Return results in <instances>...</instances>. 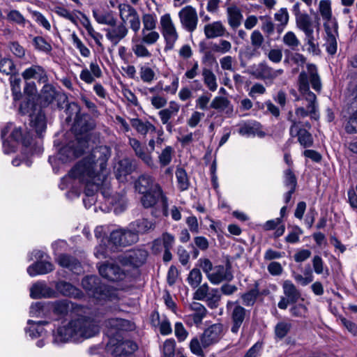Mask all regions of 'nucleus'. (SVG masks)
Instances as JSON below:
<instances>
[{"label":"nucleus","instance_id":"obj_1","mask_svg":"<svg viewBox=\"0 0 357 357\" xmlns=\"http://www.w3.org/2000/svg\"><path fill=\"white\" fill-rule=\"evenodd\" d=\"M111 155V150L105 146L93 149L91 153L78 162L69 172V176L78 179L85 184V196L83 202L86 207H90L96 202L93 197L96 192L100 191L109 204L120 202L123 196L112 195L110 181L106 169L107 162Z\"/></svg>","mask_w":357,"mask_h":357},{"label":"nucleus","instance_id":"obj_2","mask_svg":"<svg viewBox=\"0 0 357 357\" xmlns=\"http://www.w3.org/2000/svg\"><path fill=\"white\" fill-rule=\"evenodd\" d=\"M299 96L296 95L295 101H305V106H296L295 114L292 111L287 114V120L291 122L290 128L294 126L297 128L302 123L298 119H302L307 116L317 120L319 118V104L316 95L310 90V83L314 90L319 92L321 89V82L317 73V67L313 64L307 66V71H302L298 79Z\"/></svg>","mask_w":357,"mask_h":357},{"label":"nucleus","instance_id":"obj_3","mask_svg":"<svg viewBox=\"0 0 357 357\" xmlns=\"http://www.w3.org/2000/svg\"><path fill=\"white\" fill-rule=\"evenodd\" d=\"M98 333L99 326L94 320L86 317H79L59 327L54 333V341L56 343L77 341L81 338L92 337Z\"/></svg>","mask_w":357,"mask_h":357},{"label":"nucleus","instance_id":"obj_4","mask_svg":"<svg viewBox=\"0 0 357 357\" xmlns=\"http://www.w3.org/2000/svg\"><path fill=\"white\" fill-rule=\"evenodd\" d=\"M291 12L295 17L296 28L305 35V40L308 45L307 51L317 54L319 49L314 37V28H316L317 33H319V23L317 22L314 24L311 16L301 10V3L299 1H296L293 5Z\"/></svg>","mask_w":357,"mask_h":357},{"label":"nucleus","instance_id":"obj_5","mask_svg":"<svg viewBox=\"0 0 357 357\" xmlns=\"http://www.w3.org/2000/svg\"><path fill=\"white\" fill-rule=\"evenodd\" d=\"M82 287L88 295L98 301H115L119 300L118 291L100 282L98 277L88 275L82 281Z\"/></svg>","mask_w":357,"mask_h":357},{"label":"nucleus","instance_id":"obj_6","mask_svg":"<svg viewBox=\"0 0 357 357\" xmlns=\"http://www.w3.org/2000/svg\"><path fill=\"white\" fill-rule=\"evenodd\" d=\"M1 138L3 139V150L6 154L15 152L16 144L21 142L24 146L31 144V137L22 130V128H15L12 123H8L1 130Z\"/></svg>","mask_w":357,"mask_h":357},{"label":"nucleus","instance_id":"obj_7","mask_svg":"<svg viewBox=\"0 0 357 357\" xmlns=\"http://www.w3.org/2000/svg\"><path fill=\"white\" fill-rule=\"evenodd\" d=\"M226 309L231 321V332L237 334L244 324L250 319V310L245 309L238 301H228Z\"/></svg>","mask_w":357,"mask_h":357},{"label":"nucleus","instance_id":"obj_8","mask_svg":"<svg viewBox=\"0 0 357 357\" xmlns=\"http://www.w3.org/2000/svg\"><path fill=\"white\" fill-rule=\"evenodd\" d=\"M121 23L129 24L130 29L137 33L141 27V20L137 10L128 3H120L118 6Z\"/></svg>","mask_w":357,"mask_h":357},{"label":"nucleus","instance_id":"obj_9","mask_svg":"<svg viewBox=\"0 0 357 357\" xmlns=\"http://www.w3.org/2000/svg\"><path fill=\"white\" fill-rule=\"evenodd\" d=\"M160 23L162 35L165 41V49L166 50H172L178 38V34L170 15L165 14L161 16Z\"/></svg>","mask_w":357,"mask_h":357},{"label":"nucleus","instance_id":"obj_10","mask_svg":"<svg viewBox=\"0 0 357 357\" xmlns=\"http://www.w3.org/2000/svg\"><path fill=\"white\" fill-rule=\"evenodd\" d=\"M118 337H111L107 347L115 357H121L133 353L137 349V345L130 340H123Z\"/></svg>","mask_w":357,"mask_h":357},{"label":"nucleus","instance_id":"obj_11","mask_svg":"<svg viewBox=\"0 0 357 357\" xmlns=\"http://www.w3.org/2000/svg\"><path fill=\"white\" fill-rule=\"evenodd\" d=\"M141 202L145 208H150L157 203H160L163 214L167 215V198L164 195L160 186H156L153 190L144 192Z\"/></svg>","mask_w":357,"mask_h":357},{"label":"nucleus","instance_id":"obj_12","mask_svg":"<svg viewBox=\"0 0 357 357\" xmlns=\"http://www.w3.org/2000/svg\"><path fill=\"white\" fill-rule=\"evenodd\" d=\"M250 73L256 79H262L266 83L272 84L275 78L283 73V70H275L266 63L261 62L253 66Z\"/></svg>","mask_w":357,"mask_h":357},{"label":"nucleus","instance_id":"obj_13","mask_svg":"<svg viewBox=\"0 0 357 357\" xmlns=\"http://www.w3.org/2000/svg\"><path fill=\"white\" fill-rule=\"evenodd\" d=\"M323 26L326 33V50L328 54L334 55L337 48L338 23L335 19L324 22Z\"/></svg>","mask_w":357,"mask_h":357},{"label":"nucleus","instance_id":"obj_14","mask_svg":"<svg viewBox=\"0 0 357 357\" xmlns=\"http://www.w3.org/2000/svg\"><path fill=\"white\" fill-rule=\"evenodd\" d=\"M282 287L284 296L280 298L278 306L281 310H286L289 304L296 303L301 298V293L289 280H284Z\"/></svg>","mask_w":357,"mask_h":357},{"label":"nucleus","instance_id":"obj_15","mask_svg":"<svg viewBox=\"0 0 357 357\" xmlns=\"http://www.w3.org/2000/svg\"><path fill=\"white\" fill-rule=\"evenodd\" d=\"M181 26L190 33L194 32L197 27L199 19L196 9L192 6H186L178 12Z\"/></svg>","mask_w":357,"mask_h":357},{"label":"nucleus","instance_id":"obj_16","mask_svg":"<svg viewBox=\"0 0 357 357\" xmlns=\"http://www.w3.org/2000/svg\"><path fill=\"white\" fill-rule=\"evenodd\" d=\"M148 257V252L143 249L132 250L118 257L119 261L123 266L139 267L142 266Z\"/></svg>","mask_w":357,"mask_h":357},{"label":"nucleus","instance_id":"obj_17","mask_svg":"<svg viewBox=\"0 0 357 357\" xmlns=\"http://www.w3.org/2000/svg\"><path fill=\"white\" fill-rule=\"evenodd\" d=\"M138 237L136 232L128 229H119L110 234L109 241L115 245L127 246L136 243Z\"/></svg>","mask_w":357,"mask_h":357},{"label":"nucleus","instance_id":"obj_18","mask_svg":"<svg viewBox=\"0 0 357 357\" xmlns=\"http://www.w3.org/2000/svg\"><path fill=\"white\" fill-rule=\"evenodd\" d=\"M207 279L214 285H218L224 282H229L234 279L231 264L227 262L225 266L218 265L214 266Z\"/></svg>","mask_w":357,"mask_h":357},{"label":"nucleus","instance_id":"obj_19","mask_svg":"<svg viewBox=\"0 0 357 357\" xmlns=\"http://www.w3.org/2000/svg\"><path fill=\"white\" fill-rule=\"evenodd\" d=\"M223 336V325L214 324L208 327L201 336L204 348H206L219 342Z\"/></svg>","mask_w":357,"mask_h":357},{"label":"nucleus","instance_id":"obj_20","mask_svg":"<svg viewBox=\"0 0 357 357\" xmlns=\"http://www.w3.org/2000/svg\"><path fill=\"white\" fill-rule=\"evenodd\" d=\"M98 270L102 277L110 281L123 280L126 275V272L114 263H104L99 266Z\"/></svg>","mask_w":357,"mask_h":357},{"label":"nucleus","instance_id":"obj_21","mask_svg":"<svg viewBox=\"0 0 357 357\" xmlns=\"http://www.w3.org/2000/svg\"><path fill=\"white\" fill-rule=\"evenodd\" d=\"M137 167L135 159L124 158L120 160L114 166V174L120 182L125 181L126 176L134 172Z\"/></svg>","mask_w":357,"mask_h":357},{"label":"nucleus","instance_id":"obj_22","mask_svg":"<svg viewBox=\"0 0 357 357\" xmlns=\"http://www.w3.org/2000/svg\"><path fill=\"white\" fill-rule=\"evenodd\" d=\"M107 39L114 45H116L121 40L124 39L128 34L129 30L124 23L110 25L109 27L104 29Z\"/></svg>","mask_w":357,"mask_h":357},{"label":"nucleus","instance_id":"obj_23","mask_svg":"<svg viewBox=\"0 0 357 357\" xmlns=\"http://www.w3.org/2000/svg\"><path fill=\"white\" fill-rule=\"evenodd\" d=\"M179 109L180 105L175 101H171L168 107L161 109L158 112L162 123L166 126V130L169 133L172 132L174 127L170 119L178 114Z\"/></svg>","mask_w":357,"mask_h":357},{"label":"nucleus","instance_id":"obj_24","mask_svg":"<svg viewBox=\"0 0 357 357\" xmlns=\"http://www.w3.org/2000/svg\"><path fill=\"white\" fill-rule=\"evenodd\" d=\"M204 33L207 39L221 38L229 35L227 28L221 21L206 24L204 27Z\"/></svg>","mask_w":357,"mask_h":357},{"label":"nucleus","instance_id":"obj_25","mask_svg":"<svg viewBox=\"0 0 357 357\" xmlns=\"http://www.w3.org/2000/svg\"><path fill=\"white\" fill-rule=\"evenodd\" d=\"M95 126L93 119L89 115H81L78 118H76L74 121L73 130L77 136L86 133L87 132L93 129ZM78 140L80 139L79 137H77Z\"/></svg>","mask_w":357,"mask_h":357},{"label":"nucleus","instance_id":"obj_26","mask_svg":"<svg viewBox=\"0 0 357 357\" xmlns=\"http://www.w3.org/2000/svg\"><path fill=\"white\" fill-rule=\"evenodd\" d=\"M289 134L292 137H297L299 144L304 148L310 147L313 144L312 135L303 128V124L297 128L295 126L289 128Z\"/></svg>","mask_w":357,"mask_h":357},{"label":"nucleus","instance_id":"obj_27","mask_svg":"<svg viewBox=\"0 0 357 357\" xmlns=\"http://www.w3.org/2000/svg\"><path fill=\"white\" fill-rule=\"evenodd\" d=\"M40 98L44 102V105H49L52 103L55 99H58L63 102H66L67 96L63 93H59L55 88L49 84H45L41 90Z\"/></svg>","mask_w":357,"mask_h":357},{"label":"nucleus","instance_id":"obj_28","mask_svg":"<svg viewBox=\"0 0 357 357\" xmlns=\"http://www.w3.org/2000/svg\"><path fill=\"white\" fill-rule=\"evenodd\" d=\"M105 327L110 331L117 332L119 331H132L134 329L135 326L131 321L119 318H110L105 321ZM111 334H113L111 331Z\"/></svg>","mask_w":357,"mask_h":357},{"label":"nucleus","instance_id":"obj_29","mask_svg":"<svg viewBox=\"0 0 357 357\" xmlns=\"http://www.w3.org/2000/svg\"><path fill=\"white\" fill-rule=\"evenodd\" d=\"M54 294V290L48 287L45 282H37L30 289V296L34 299L50 298Z\"/></svg>","mask_w":357,"mask_h":357},{"label":"nucleus","instance_id":"obj_30","mask_svg":"<svg viewBox=\"0 0 357 357\" xmlns=\"http://www.w3.org/2000/svg\"><path fill=\"white\" fill-rule=\"evenodd\" d=\"M160 186L155 182L153 178L148 174L141 175L135 183V188L141 194L148 192Z\"/></svg>","mask_w":357,"mask_h":357},{"label":"nucleus","instance_id":"obj_31","mask_svg":"<svg viewBox=\"0 0 357 357\" xmlns=\"http://www.w3.org/2000/svg\"><path fill=\"white\" fill-rule=\"evenodd\" d=\"M227 17L229 26L236 29L241 24L243 16L238 6L231 5L227 8Z\"/></svg>","mask_w":357,"mask_h":357},{"label":"nucleus","instance_id":"obj_32","mask_svg":"<svg viewBox=\"0 0 357 357\" xmlns=\"http://www.w3.org/2000/svg\"><path fill=\"white\" fill-rule=\"evenodd\" d=\"M79 305L68 300L55 301L53 303V312L55 314L64 317L73 312Z\"/></svg>","mask_w":357,"mask_h":357},{"label":"nucleus","instance_id":"obj_33","mask_svg":"<svg viewBox=\"0 0 357 357\" xmlns=\"http://www.w3.org/2000/svg\"><path fill=\"white\" fill-rule=\"evenodd\" d=\"M190 310L192 312V314L188 315V317L192 320L195 324L199 325L203 319L206 316L207 310L204 305L202 303L192 301L189 306Z\"/></svg>","mask_w":357,"mask_h":357},{"label":"nucleus","instance_id":"obj_34","mask_svg":"<svg viewBox=\"0 0 357 357\" xmlns=\"http://www.w3.org/2000/svg\"><path fill=\"white\" fill-rule=\"evenodd\" d=\"M54 270V265L45 261H38L31 264L27 268V273L31 277L37 275H44L52 272Z\"/></svg>","mask_w":357,"mask_h":357},{"label":"nucleus","instance_id":"obj_35","mask_svg":"<svg viewBox=\"0 0 357 357\" xmlns=\"http://www.w3.org/2000/svg\"><path fill=\"white\" fill-rule=\"evenodd\" d=\"M56 289L60 294L65 296L79 298L83 295L80 289L66 281L58 282L56 284Z\"/></svg>","mask_w":357,"mask_h":357},{"label":"nucleus","instance_id":"obj_36","mask_svg":"<svg viewBox=\"0 0 357 357\" xmlns=\"http://www.w3.org/2000/svg\"><path fill=\"white\" fill-rule=\"evenodd\" d=\"M57 261L61 266L68 268L75 273H79L82 270L79 261L68 255H61Z\"/></svg>","mask_w":357,"mask_h":357},{"label":"nucleus","instance_id":"obj_37","mask_svg":"<svg viewBox=\"0 0 357 357\" xmlns=\"http://www.w3.org/2000/svg\"><path fill=\"white\" fill-rule=\"evenodd\" d=\"M130 124L133 128L140 135H146L149 132H155L156 128L148 121H142L135 118L130 119Z\"/></svg>","mask_w":357,"mask_h":357},{"label":"nucleus","instance_id":"obj_38","mask_svg":"<svg viewBox=\"0 0 357 357\" xmlns=\"http://www.w3.org/2000/svg\"><path fill=\"white\" fill-rule=\"evenodd\" d=\"M93 16L96 21L100 24L107 26L115 25L117 22V19L114 17L112 11L94 10H93Z\"/></svg>","mask_w":357,"mask_h":357},{"label":"nucleus","instance_id":"obj_39","mask_svg":"<svg viewBox=\"0 0 357 357\" xmlns=\"http://www.w3.org/2000/svg\"><path fill=\"white\" fill-rule=\"evenodd\" d=\"M130 230L136 232L138 236L139 234H144L154 228V224L147 219L142 218L137 220L129 225Z\"/></svg>","mask_w":357,"mask_h":357},{"label":"nucleus","instance_id":"obj_40","mask_svg":"<svg viewBox=\"0 0 357 357\" xmlns=\"http://www.w3.org/2000/svg\"><path fill=\"white\" fill-rule=\"evenodd\" d=\"M259 295V282L256 281L254 284V287L252 289L241 295L243 304L246 307L253 306L256 303Z\"/></svg>","mask_w":357,"mask_h":357},{"label":"nucleus","instance_id":"obj_41","mask_svg":"<svg viewBox=\"0 0 357 357\" xmlns=\"http://www.w3.org/2000/svg\"><path fill=\"white\" fill-rule=\"evenodd\" d=\"M30 124L38 135H40L46 129L45 114L39 112L37 114L30 115Z\"/></svg>","mask_w":357,"mask_h":357},{"label":"nucleus","instance_id":"obj_42","mask_svg":"<svg viewBox=\"0 0 357 357\" xmlns=\"http://www.w3.org/2000/svg\"><path fill=\"white\" fill-rule=\"evenodd\" d=\"M260 124L257 122L254 123H244L239 129L238 132L240 135L243 136H255L257 135L260 137L264 136V132L262 131H259Z\"/></svg>","mask_w":357,"mask_h":357},{"label":"nucleus","instance_id":"obj_43","mask_svg":"<svg viewBox=\"0 0 357 357\" xmlns=\"http://www.w3.org/2000/svg\"><path fill=\"white\" fill-rule=\"evenodd\" d=\"M203 80L207 88L211 91H215L218 89V83L215 75L213 71L207 68H204L202 71Z\"/></svg>","mask_w":357,"mask_h":357},{"label":"nucleus","instance_id":"obj_44","mask_svg":"<svg viewBox=\"0 0 357 357\" xmlns=\"http://www.w3.org/2000/svg\"><path fill=\"white\" fill-rule=\"evenodd\" d=\"M221 300V294L220 293L219 289L211 288L208 292L205 301L208 307L211 309L217 308L219 303Z\"/></svg>","mask_w":357,"mask_h":357},{"label":"nucleus","instance_id":"obj_45","mask_svg":"<svg viewBox=\"0 0 357 357\" xmlns=\"http://www.w3.org/2000/svg\"><path fill=\"white\" fill-rule=\"evenodd\" d=\"M319 11L324 22L335 20L333 17L331 0H321L319 4Z\"/></svg>","mask_w":357,"mask_h":357},{"label":"nucleus","instance_id":"obj_46","mask_svg":"<svg viewBox=\"0 0 357 357\" xmlns=\"http://www.w3.org/2000/svg\"><path fill=\"white\" fill-rule=\"evenodd\" d=\"M132 50L137 57H150L151 52L146 47L145 43H142V40L138 39H132Z\"/></svg>","mask_w":357,"mask_h":357},{"label":"nucleus","instance_id":"obj_47","mask_svg":"<svg viewBox=\"0 0 357 357\" xmlns=\"http://www.w3.org/2000/svg\"><path fill=\"white\" fill-rule=\"evenodd\" d=\"M174 152V149L170 146H167L162 150L158 157L160 167H167L171 163Z\"/></svg>","mask_w":357,"mask_h":357},{"label":"nucleus","instance_id":"obj_48","mask_svg":"<svg viewBox=\"0 0 357 357\" xmlns=\"http://www.w3.org/2000/svg\"><path fill=\"white\" fill-rule=\"evenodd\" d=\"M176 177L178 189L181 191L186 190L189 188L190 181L185 170L181 167L177 168Z\"/></svg>","mask_w":357,"mask_h":357},{"label":"nucleus","instance_id":"obj_49","mask_svg":"<svg viewBox=\"0 0 357 357\" xmlns=\"http://www.w3.org/2000/svg\"><path fill=\"white\" fill-rule=\"evenodd\" d=\"M142 38L141 40L142 43H145L146 45H153L155 44L160 38V34L155 29L151 31L142 30Z\"/></svg>","mask_w":357,"mask_h":357},{"label":"nucleus","instance_id":"obj_50","mask_svg":"<svg viewBox=\"0 0 357 357\" xmlns=\"http://www.w3.org/2000/svg\"><path fill=\"white\" fill-rule=\"evenodd\" d=\"M143 28L142 30L151 31L157 26V16L155 13H144L142 16Z\"/></svg>","mask_w":357,"mask_h":357},{"label":"nucleus","instance_id":"obj_51","mask_svg":"<svg viewBox=\"0 0 357 357\" xmlns=\"http://www.w3.org/2000/svg\"><path fill=\"white\" fill-rule=\"evenodd\" d=\"M33 45L36 50L46 54L50 53L52 50L51 44L42 36L33 37Z\"/></svg>","mask_w":357,"mask_h":357},{"label":"nucleus","instance_id":"obj_52","mask_svg":"<svg viewBox=\"0 0 357 357\" xmlns=\"http://www.w3.org/2000/svg\"><path fill=\"white\" fill-rule=\"evenodd\" d=\"M187 281L192 288L198 287L202 281V274L200 270L197 268L192 269L188 274Z\"/></svg>","mask_w":357,"mask_h":357},{"label":"nucleus","instance_id":"obj_53","mask_svg":"<svg viewBox=\"0 0 357 357\" xmlns=\"http://www.w3.org/2000/svg\"><path fill=\"white\" fill-rule=\"evenodd\" d=\"M0 72L7 75H13L16 73L13 61L8 58L0 59Z\"/></svg>","mask_w":357,"mask_h":357},{"label":"nucleus","instance_id":"obj_54","mask_svg":"<svg viewBox=\"0 0 357 357\" xmlns=\"http://www.w3.org/2000/svg\"><path fill=\"white\" fill-rule=\"evenodd\" d=\"M291 324L288 321H282L275 326V335L279 339L284 338L291 328Z\"/></svg>","mask_w":357,"mask_h":357},{"label":"nucleus","instance_id":"obj_55","mask_svg":"<svg viewBox=\"0 0 357 357\" xmlns=\"http://www.w3.org/2000/svg\"><path fill=\"white\" fill-rule=\"evenodd\" d=\"M282 42L292 50H296L300 45V41L296 34L291 31H287L283 36Z\"/></svg>","mask_w":357,"mask_h":357},{"label":"nucleus","instance_id":"obj_56","mask_svg":"<svg viewBox=\"0 0 357 357\" xmlns=\"http://www.w3.org/2000/svg\"><path fill=\"white\" fill-rule=\"evenodd\" d=\"M10 82L13 100L15 101L20 100L22 96L20 86L22 82L21 79L19 77L11 76L10 78Z\"/></svg>","mask_w":357,"mask_h":357},{"label":"nucleus","instance_id":"obj_57","mask_svg":"<svg viewBox=\"0 0 357 357\" xmlns=\"http://www.w3.org/2000/svg\"><path fill=\"white\" fill-rule=\"evenodd\" d=\"M231 43L229 41L220 39L218 43H214L212 45V50L214 52L224 54L229 52L231 50Z\"/></svg>","mask_w":357,"mask_h":357},{"label":"nucleus","instance_id":"obj_58","mask_svg":"<svg viewBox=\"0 0 357 357\" xmlns=\"http://www.w3.org/2000/svg\"><path fill=\"white\" fill-rule=\"evenodd\" d=\"M79 111V106L76 102H72L68 103L66 109V113L68 115L66 120L70 121L73 119L75 121L76 118L81 116Z\"/></svg>","mask_w":357,"mask_h":357},{"label":"nucleus","instance_id":"obj_59","mask_svg":"<svg viewBox=\"0 0 357 357\" xmlns=\"http://www.w3.org/2000/svg\"><path fill=\"white\" fill-rule=\"evenodd\" d=\"M274 19L275 21L280 22V26H282L281 30H283L288 24L289 20V15L287 9L286 8H280L275 13Z\"/></svg>","mask_w":357,"mask_h":357},{"label":"nucleus","instance_id":"obj_60","mask_svg":"<svg viewBox=\"0 0 357 357\" xmlns=\"http://www.w3.org/2000/svg\"><path fill=\"white\" fill-rule=\"evenodd\" d=\"M141 79L146 83H151L155 78V73L152 68L147 66H142L139 69Z\"/></svg>","mask_w":357,"mask_h":357},{"label":"nucleus","instance_id":"obj_61","mask_svg":"<svg viewBox=\"0 0 357 357\" xmlns=\"http://www.w3.org/2000/svg\"><path fill=\"white\" fill-rule=\"evenodd\" d=\"M284 183L289 189L296 190L297 185V179L294 172L290 169H287L284 172Z\"/></svg>","mask_w":357,"mask_h":357},{"label":"nucleus","instance_id":"obj_62","mask_svg":"<svg viewBox=\"0 0 357 357\" xmlns=\"http://www.w3.org/2000/svg\"><path fill=\"white\" fill-rule=\"evenodd\" d=\"M230 105V102L225 97L217 96L213 98L211 103V107L215 109L224 110Z\"/></svg>","mask_w":357,"mask_h":357},{"label":"nucleus","instance_id":"obj_63","mask_svg":"<svg viewBox=\"0 0 357 357\" xmlns=\"http://www.w3.org/2000/svg\"><path fill=\"white\" fill-rule=\"evenodd\" d=\"M137 157L151 169H155L158 168V166L151 155V152H146V151H144Z\"/></svg>","mask_w":357,"mask_h":357},{"label":"nucleus","instance_id":"obj_64","mask_svg":"<svg viewBox=\"0 0 357 357\" xmlns=\"http://www.w3.org/2000/svg\"><path fill=\"white\" fill-rule=\"evenodd\" d=\"M176 342L173 339L167 340L163 344V356L174 357Z\"/></svg>","mask_w":357,"mask_h":357}]
</instances>
